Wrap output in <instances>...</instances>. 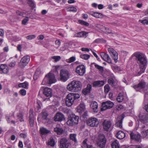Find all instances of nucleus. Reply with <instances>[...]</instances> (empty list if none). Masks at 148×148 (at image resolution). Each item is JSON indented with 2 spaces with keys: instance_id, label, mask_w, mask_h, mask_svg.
<instances>
[{
  "instance_id": "obj_36",
  "label": "nucleus",
  "mask_w": 148,
  "mask_h": 148,
  "mask_svg": "<svg viewBox=\"0 0 148 148\" xmlns=\"http://www.w3.org/2000/svg\"><path fill=\"white\" fill-rule=\"evenodd\" d=\"M28 86V84L26 82H25L23 83H20L18 85L19 87H22L25 88H27Z\"/></svg>"
},
{
  "instance_id": "obj_16",
  "label": "nucleus",
  "mask_w": 148,
  "mask_h": 148,
  "mask_svg": "<svg viewBox=\"0 0 148 148\" xmlns=\"http://www.w3.org/2000/svg\"><path fill=\"white\" fill-rule=\"evenodd\" d=\"M43 94L45 96L49 98L52 96V90L50 88H45L43 89Z\"/></svg>"
},
{
  "instance_id": "obj_34",
  "label": "nucleus",
  "mask_w": 148,
  "mask_h": 148,
  "mask_svg": "<svg viewBox=\"0 0 148 148\" xmlns=\"http://www.w3.org/2000/svg\"><path fill=\"white\" fill-rule=\"evenodd\" d=\"M40 131L41 133L42 134H45L48 133L49 131L47 130L46 128L44 127H41L40 128Z\"/></svg>"
},
{
  "instance_id": "obj_31",
  "label": "nucleus",
  "mask_w": 148,
  "mask_h": 148,
  "mask_svg": "<svg viewBox=\"0 0 148 148\" xmlns=\"http://www.w3.org/2000/svg\"><path fill=\"white\" fill-rule=\"evenodd\" d=\"M112 148H119V143L117 140H115L111 144Z\"/></svg>"
},
{
  "instance_id": "obj_55",
  "label": "nucleus",
  "mask_w": 148,
  "mask_h": 148,
  "mask_svg": "<svg viewBox=\"0 0 148 148\" xmlns=\"http://www.w3.org/2000/svg\"><path fill=\"white\" fill-rule=\"evenodd\" d=\"M36 37V36L35 35H32L28 36L26 37V38L29 40H31L33 39L34 38Z\"/></svg>"
},
{
  "instance_id": "obj_49",
  "label": "nucleus",
  "mask_w": 148,
  "mask_h": 148,
  "mask_svg": "<svg viewBox=\"0 0 148 148\" xmlns=\"http://www.w3.org/2000/svg\"><path fill=\"white\" fill-rule=\"evenodd\" d=\"M42 119L43 120H46L47 119L48 114L46 112H43L42 113Z\"/></svg>"
},
{
  "instance_id": "obj_56",
  "label": "nucleus",
  "mask_w": 148,
  "mask_h": 148,
  "mask_svg": "<svg viewBox=\"0 0 148 148\" xmlns=\"http://www.w3.org/2000/svg\"><path fill=\"white\" fill-rule=\"evenodd\" d=\"M106 29H105V32H106L108 34H114V33H112V30L110 29L109 28L106 27Z\"/></svg>"
},
{
  "instance_id": "obj_50",
  "label": "nucleus",
  "mask_w": 148,
  "mask_h": 148,
  "mask_svg": "<svg viewBox=\"0 0 148 148\" xmlns=\"http://www.w3.org/2000/svg\"><path fill=\"white\" fill-rule=\"evenodd\" d=\"M95 67L98 69L100 71L102 72L103 71V68L102 66H100L97 64H95Z\"/></svg>"
},
{
  "instance_id": "obj_64",
  "label": "nucleus",
  "mask_w": 148,
  "mask_h": 148,
  "mask_svg": "<svg viewBox=\"0 0 148 148\" xmlns=\"http://www.w3.org/2000/svg\"><path fill=\"white\" fill-rule=\"evenodd\" d=\"M117 109L118 110H120L121 109H123V107L122 105H118L116 107Z\"/></svg>"
},
{
  "instance_id": "obj_1",
  "label": "nucleus",
  "mask_w": 148,
  "mask_h": 148,
  "mask_svg": "<svg viewBox=\"0 0 148 148\" xmlns=\"http://www.w3.org/2000/svg\"><path fill=\"white\" fill-rule=\"evenodd\" d=\"M133 55L136 57L137 62L139 64L140 67H145L147 65V60L145 55L141 53L136 52Z\"/></svg>"
},
{
  "instance_id": "obj_2",
  "label": "nucleus",
  "mask_w": 148,
  "mask_h": 148,
  "mask_svg": "<svg viewBox=\"0 0 148 148\" xmlns=\"http://www.w3.org/2000/svg\"><path fill=\"white\" fill-rule=\"evenodd\" d=\"M82 84L78 81L73 80L67 86V90L72 92H78L81 90Z\"/></svg>"
},
{
  "instance_id": "obj_7",
  "label": "nucleus",
  "mask_w": 148,
  "mask_h": 148,
  "mask_svg": "<svg viewBox=\"0 0 148 148\" xmlns=\"http://www.w3.org/2000/svg\"><path fill=\"white\" fill-rule=\"evenodd\" d=\"M30 57L29 56H24L21 59L19 64V66L21 68H24L29 63Z\"/></svg>"
},
{
  "instance_id": "obj_10",
  "label": "nucleus",
  "mask_w": 148,
  "mask_h": 148,
  "mask_svg": "<svg viewBox=\"0 0 148 148\" xmlns=\"http://www.w3.org/2000/svg\"><path fill=\"white\" fill-rule=\"evenodd\" d=\"M60 77L61 80L66 81L69 78L68 72L66 70H62L60 73Z\"/></svg>"
},
{
  "instance_id": "obj_38",
  "label": "nucleus",
  "mask_w": 148,
  "mask_h": 148,
  "mask_svg": "<svg viewBox=\"0 0 148 148\" xmlns=\"http://www.w3.org/2000/svg\"><path fill=\"white\" fill-rule=\"evenodd\" d=\"M27 2L29 6L32 8L35 7V3L32 0H27Z\"/></svg>"
},
{
  "instance_id": "obj_53",
  "label": "nucleus",
  "mask_w": 148,
  "mask_h": 148,
  "mask_svg": "<svg viewBox=\"0 0 148 148\" xmlns=\"http://www.w3.org/2000/svg\"><path fill=\"white\" fill-rule=\"evenodd\" d=\"M104 91L105 93H108L110 90V88L108 84L105 85L104 86Z\"/></svg>"
},
{
  "instance_id": "obj_51",
  "label": "nucleus",
  "mask_w": 148,
  "mask_h": 148,
  "mask_svg": "<svg viewBox=\"0 0 148 148\" xmlns=\"http://www.w3.org/2000/svg\"><path fill=\"white\" fill-rule=\"evenodd\" d=\"M108 83L111 85L112 86H114V81L113 79L112 78H110L108 79Z\"/></svg>"
},
{
  "instance_id": "obj_17",
  "label": "nucleus",
  "mask_w": 148,
  "mask_h": 148,
  "mask_svg": "<svg viewBox=\"0 0 148 148\" xmlns=\"http://www.w3.org/2000/svg\"><path fill=\"white\" fill-rule=\"evenodd\" d=\"M130 136L131 139L137 142L139 141L140 139L141 136L138 134H134L132 132L130 134Z\"/></svg>"
},
{
  "instance_id": "obj_60",
  "label": "nucleus",
  "mask_w": 148,
  "mask_h": 148,
  "mask_svg": "<svg viewBox=\"0 0 148 148\" xmlns=\"http://www.w3.org/2000/svg\"><path fill=\"white\" fill-rule=\"evenodd\" d=\"M2 71L3 73H7L8 72V67L7 66H6L5 68Z\"/></svg>"
},
{
  "instance_id": "obj_3",
  "label": "nucleus",
  "mask_w": 148,
  "mask_h": 148,
  "mask_svg": "<svg viewBox=\"0 0 148 148\" xmlns=\"http://www.w3.org/2000/svg\"><path fill=\"white\" fill-rule=\"evenodd\" d=\"M56 81L54 74L49 73L46 75L42 82L43 85L51 84L55 83Z\"/></svg>"
},
{
  "instance_id": "obj_42",
  "label": "nucleus",
  "mask_w": 148,
  "mask_h": 148,
  "mask_svg": "<svg viewBox=\"0 0 148 148\" xmlns=\"http://www.w3.org/2000/svg\"><path fill=\"white\" fill-rule=\"evenodd\" d=\"M147 118L145 115L142 116L140 119L141 121L143 123H145L147 122Z\"/></svg>"
},
{
  "instance_id": "obj_24",
  "label": "nucleus",
  "mask_w": 148,
  "mask_h": 148,
  "mask_svg": "<svg viewBox=\"0 0 148 148\" xmlns=\"http://www.w3.org/2000/svg\"><path fill=\"white\" fill-rule=\"evenodd\" d=\"M123 119V118L121 116H119L115 124L116 126L120 128L122 127V124Z\"/></svg>"
},
{
  "instance_id": "obj_6",
  "label": "nucleus",
  "mask_w": 148,
  "mask_h": 148,
  "mask_svg": "<svg viewBox=\"0 0 148 148\" xmlns=\"http://www.w3.org/2000/svg\"><path fill=\"white\" fill-rule=\"evenodd\" d=\"M106 140L103 135H99V138L97 142L98 146L100 148H103L106 143Z\"/></svg>"
},
{
  "instance_id": "obj_18",
  "label": "nucleus",
  "mask_w": 148,
  "mask_h": 148,
  "mask_svg": "<svg viewBox=\"0 0 148 148\" xmlns=\"http://www.w3.org/2000/svg\"><path fill=\"white\" fill-rule=\"evenodd\" d=\"M90 107L94 112H97L98 111V104L96 101H92L90 103Z\"/></svg>"
},
{
  "instance_id": "obj_57",
  "label": "nucleus",
  "mask_w": 148,
  "mask_h": 148,
  "mask_svg": "<svg viewBox=\"0 0 148 148\" xmlns=\"http://www.w3.org/2000/svg\"><path fill=\"white\" fill-rule=\"evenodd\" d=\"M148 133V131L147 130H145V131H143L142 132V134L143 136V137H145L147 136Z\"/></svg>"
},
{
  "instance_id": "obj_8",
  "label": "nucleus",
  "mask_w": 148,
  "mask_h": 148,
  "mask_svg": "<svg viewBox=\"0 0 148 148\" xmlns=\"http://www.w3.org/2000/svg\"><path fill=\"white\" fill-rule=\"evenodd\" d=\"M60 148H68L69 144L68 140L66 138H61L59 141Z\"/></svg>"
},
{
  "instance_id": "obj_5",
  "label": "nucleus",
  "mask_w": 148,
  "mask_h": 148,
  "mask_svg": "<svg viewBox=\"0 0 148 148\" xmlns=\"http://www.w3.org/2000/svg\"><path fill=\"white\" fill-rule=\"evenodd\" d=\"M87 125L91 127H97L99 124L98 119L95 117H91L86 121Z\"/></svg>"
},
{
  "instance_id": "obj_29",
  "label": "nucleus",
  "mask_w": 148,
  "mask_h": 148,
  "mask_svg": "<svg viewBox=\"0 0 148 148\" xmlns=\"http://www.w3.org/2000/svg\"><path fill=\"white\" fill-rule=\"evenodd\" d=\"M85 106L83 104H80L77 108V111L79 113L84 111L85 110Z\"/></svg>"
},
{
  "instance_id": "obj_44",
  "label": "nucleus",
  "mask_w": 148,
  "mask_h": 148,
  "mask_svg": "<svg viewBox=\"0 0 148 148\" xmlns=\"http://www.w3.org/2000/svg\"><path fill=\"white\" fill-rule=\"evenodd\" d=\"M49 145H50L51 146L53 147L55 145V142L53 138L51 139L48 143Z\"/></svg>"
},
{
  "instance_id": "obj_59",
  "label": "nucleus",
  "mask_w": 148,
  "mask_h": 148,
  "mask_svg": "<svg viewBox=\"0 0 148 148\" xmlns=\"http://www.w3.org/2000/svg\"><path fill=\"white\" fill-rule=\"evenodd\" d=\"M21 94L23 96L25 95L26 94V91L24 89H21L20 91Z\"/></svg>"
},
{
  "instance_id": "obj_14",
  "label": "nucleus",
  "mask_w": 148,
  "mask_h": 148,
  "mask_svg": "<svg viewBox=\"0 0 148 148\" xmlns=\"http://www.w3.org/2000/svg\"><path fill=\"white\" fill-rule=\"evenodd\" d=\"M53 118L56 121H61L64 120V115L61 113L58 112L56 113Z\"/></svg>"
},
{
  "instance_id": "obj_22",
  "label": "nucleus",
  "mask_w": 148,
  "mask_h": 148,
  "mask_svg": "<svg viewBox=\"0 0 148 148\" xmlns=\"http://www.w3.org/2000/svg\"><path fill=\"white\" fill-rule=\"evenodd\" d=\"M105 82L103 81H98L94 82L93 84V86L95 87H100L105 84Z\"/></svg>"
},
{
  "instance_id": "obj_9",
  "label": "nucleus",
  "mask_w": 148,
  "mask_h": 148,
  "mask_svg": "<svg viewBox=\"0 0 148 148\" xmlns=\"http://www.w3.org/2000/svg\"><path fill=\"white\" fill-rule=\"evenodd\" d=\"M114 103L110 101H107L103 102L102 104L101 111H104L107 109L111 108L114 106Z\"/></svg>"
},
{
  "instance_id": "obj_30",
  "label": "nucleus",
  "mask_w": 148,
  "mask_h": 148,
  "mask_svg": "<svg viewBox=\"0 0 148 148\" xmlns=\"http://www.w3.org/2000/svg\"><path fill=\"white\" fill-rule=\"evenodd\" d=\"M91 87L92 86L90 84H88L87 88L83 90V93L85 95L87 94L90 92Z\"/></svg>"
},
{
  "instance_id": "obj_12",
  "label": "nucleus",
  "mask_w": 148,
  "mask_h": 148,
  "mask_svg": "<svg viewBox=\"0 0 148 148\" xmlns=\"http://www.w3.org/2000/svg\"><path fill=\"white\" fill-rule=\"evenodd\" d=\"M108 51L115 62H116L117 61L118 58L117 53L114 50L111 48H108Z\"/></svg>"
},
{
  "instance_id": "obj_43",
  "label": "nucleus",
  "mask_w": 148,
  "mask_h": 148,
  "mask_svg": "<svg viewBox=\"0 0 148 148\" xmlns=\"http://www.w3.org/2000/svg\"><path fill=\"white\" fill-rule=\"evenodd\" d=\"M51 58L54 60L55 62H57L61 59V58L60 56H52L51 57Z\"/></svg>"
},
{
  "instance_id": "obj_28",
  "label": "nucleus",
  "mask_w": 148,
  "mask_h": 148,
  "mask_svg": "<svg viewBox=\"0 0 148 148\" xmlns=\"http://www.w3.org/2000/svg\"><path fill=\"white\" fill-rule=\"evenodd\" d=\"M116 137L120 139H121L123 138L125 136V134L122 131H119L118 132L116 135Z\"/></svg>"
},
{
  "instance_id": "obj_35",
  "label": "nucleus",
  "mask_w": 148,
  "mask_h": 148,
  "mask_svg": "<svg viewBox=\"0 0 148 148\" xmlns=\"http://www.w3.org/2000/svg\"><path fill=\"white\" fill-rule=\"evenodd\" d=\"M96 27L101 31L105 32V29H106V27L99 24H96Z\"/></svg>"
},
{
  "instance_id": "obj_33",
  "label": "nucleus",
  "mask_w": 148,
  "mask_h": 148,
  "mask_svg": "<svg viewBox=\"0 0 148 148\" xmlns=\"http://www.w3.org/2000/svg\"><path fill=\"white\" fill-rule=\"evenodd\" d=\"M91 15L96 18H102L103 17L102 14L100 13L97 12H95L91 14Z\"/></svg>"
},
{
  "instance_id": "obj_63",
  "label": "nucleus",
  "mask_w": 148,
  "mask_h": 148,
  "mask_svg": "<svg viewBox=\"0 0 148 148\" xmlns=\"http://www.w3.org/2000/svg\"><path fill=\"white\" fill-rule=\"evenodd\" d=\"M7 66L5 64H1V66H0V71H2L5 68L6 66Z\"/></svg>"
},
{
  "instance_id": "obj_23",
  "label": "nucleus",
  "mask_w": 148,
  "mask_h": 148,
  "mask_svg": "<svg viewBox=\"0 0 148 148\" xmlns=\"http://www.w3.org/2000/svg\"><path fill=\"white\" fill-rule=\"evenodd\" d=\"M88 34V33L85 32H80L76 33L74 35V36L77 37H86Z\"/></svg>"
},
{
  "instance_id": "obj_15",
  "label": "nucleus",
  "mask_w": 148,
  "mask_h": 148,
  "mask_svg": "<svg viewBox=\"0 0 148 148\" xmlns=\"http://www.w3.org/2000/svg\"><path fill=\"white\" fill-rule=\"evenodd\" d=\"M112 125V122L109 120H105L103 123V128L105 130L108 131Z\"/></svg>"
},
{
  "instance_id": "obj_61",
  "label": "nucleus",
  "mask_w": 148,
  "mask_h": 148,
  "mask_svg": "<svg viewBox=\"0 0 148 148\" xmlns=\"http://www.w3.org/2000/svg\"><path fill=\"white\" fill-rule=\"evenodd\" d=\"M16 64V62L13 61L11 62L9 64V66L11 67H14Z\"/></svg>"
},
{
  "instance_id": "obj_26",
  "label": "nucleus",
  "mask_w": 148,
  "mask_h": 148,
  "mask_svg": "<svg viewBox=\"0 0 148 148\" xmlns=\"http://www.w3.org/2000/svg\"><path fill=\"white\" fill-rule=\"evenodd\" d=\"M146 86V83L144 81H141L138 84L137 86H135L134 87L136 90L137 88H144Z\"/></svg>"
},
{
  "instance_id": "obj_52",
  "label": "nucleus",
  "mask_w": 148,
  "mask_h": 148,
  "mask_svg": "<svg viewBox=\"0 0 148 148\" xmlns=\"http://www.w3.org/2000/svg\"><path fill=\"white\" fill-rule=\"evenodd\" d=\"M79 22L81 24L83 25L86 26H87L89 25L88 23L82 20H79Z\"/></svg>"
},
{
  "instance_id": "obj_46",
  "label": "nucleus",
  "mask_w": 148,
  "mask_h": 148,
  "mask_svg": "<svg viewBox=\"0 0 148 148\" xmlns=\"http://www.w3.org/2000/svg\"><path fill=\"white\" fill-rule=\"evenodd\" d=\"M16 13L17 15L23 17H25L26 15V12H21L19 11H17L16 12Z\"/></svg>"
},
{
  "instance_id": "obj_45",
  "label": "nucleus",
  "mask_w": 148,
  "mask_h": 148,
  "mask_svg": "<svg viewBox=\"0 0 148 148\" xmlns=\"http://www.w3.org/2000/svg\"><path fill=\"white\" fill-rule=\"evenodd\" d=\"M29 18L27 16H26L25 18L22 21V23L23 25H26L27 22L29 21Z\"/></svg>"
},
{
  "instance_id": "obj_37",
  "label": "nucleus",
  "mask_w": 148,
  "mask_h": 148,
  "mask_svg": "<svg viewBox=\"0 0 148 148\" xmlns=\"http://www.w3.org/2000/svg\"><path fill=\"white\" fill-rule=\"evenodd\" d=\"M66 9L67 12H76L77 11V9L76 8L73 6L69 7L67 8Z\"/></svg>"
},
{
  "instance_id": "obj_13",
  "label": "nucleus",
  "mask_w": 148,
  "mask_h": 148,
  "mask_svg": "<svg viewBox=\"0 0 148 148\" xmlns=\"http://www.w3.org/2000/svg\"><path fill=\"white\" fill-rule=\"evenodd\" d=\"M76 72L80 75H83L85 72V68L84 65H79L76 69Z\"/></svg>"
},
{
  "instance_id": "obj_19",
  "label": "nucleus",
  "mask_w": 148,
  "mask_h": 148,
  "mask_svg": "<svg viewBox=\"0 0 148 148\" xmlns=\"http://www.w3.org/2000/svg\"><path fill=\"white\" fill-rule=\"evenodd\" d=\"M100 55L102 59L105 61L109 63H111V59L108 54L104 52H101L100 53Z\"/></svg>"
},
{
  "instance_id": "obj_11",
  "label": "nucleus",
  "mask_w": 148,
  "mask_h": 148,
  "mask_svg": "<svg viewBox=\"0 0 148 148\" xmlns=\"http://www.w3.org/2000/svg\"><path fill=\"white\" fill-rule=\"evenodd\" d=\"M72 96L71 93L68 94L66 96V104L68 106H71L73 104L74 99Z\"/></svg>"
},
{
  "instance_id": "obj_48",
  "label": "nucleus",
  "mask_w": 148,
  "mask_h": 148,
  "mask_svg": "<svg viewBox=\"0 0 148 148\" xmlns=\"http://www.w3.org/2000/svg\"><path fill=\"white\" fill-rule=\"evenodd\" d=\"M72 96L73 99L75 100V99H77L79 98L80 97V95L78 93H72Z\"/></svg>"
},
{
  "instance_id": "obj_58",
  "label": "nucleus",
  "mask_w": 148,
  "mask_h": 148,
  "mask_svg": "<svg viewBox=\"0 0 148 148\" xmlns=\"http://www.w3.org/2000/svg\"><path fill=\"white\" fill-rule=\"evenodd\" d=\"M40 73V70H37L35 72L34 75V78L37 77V76H38Z\"/></svg>"
},
{
  "instance_id": "obj_39",
  "label": "nucleus",
  "mask_w": 148,
  "mask_h": 148,
  "mask_svg": "<svg viewBox=\"0 0 148 148\" xmlns=\"http://www.w3.org/2000/svg\"><path fill=\"white\" fill-rule=\"evenodd\" d=\"M144 97V103L145 104V106L144 107V108L147 112H148V105L147 103V99L146 97V95H145Z\"/></svg>"
},
{
  "instance_id": "obj_20",
  "label": "nucleus",
  "mask_w": 148,
  "mask_h": 148,
  "mask_svg": "<svg viewBox=\"0 0 148 148\" xmlns=\"http://www.w3.org/2000/svg\"><path fill=\"white\" fill-rule=\"evenodd\" d=\"M29 123L31 127H32L34 125V122L33 110L32 109L29 110Z\"/></svg>"
},
{
  "instance_id": "obj_54",
  "label": "nucleus",
  "mask_w": 148,
  "mask_h": 148,
  "mask_svg": "<svg viewBox=\"0 0 148 148\" xmlns=\"http://www.w3.org/2000/svg\"><path fill=\"white\" fill-rule=\"evenodd\" d=\"M139 22L142 23L144 25H147L148 24V21L146 19H144L143 21L141 20H139Z\"/></svg>"
},
{
  "instance_id": "obj_21",
  "label": "nucleus",
  "mask_w": 148,
  "mask_h": 148,
  "mask_svg": "<svg viewBox=\"0 0 148 148\" xmlns=\"http://www.w3.org/2000/svg\"><path fill=\"white\" fill-rule=\"evenodd\" d=\"M54 131L59 135L62 134L63 132V129L60 124L57 125L56 127L54 128Z\"/></svg>"
},
{
  "instance_id": "obj_25",
  "label": "nucleus",
  "mask_w": 148,
  "mask_h": 148,
  "mask_svg": "<svg viewBox=\"0 0 148 148\" xmlns=\"http://www.w3.org/2000/svg\"><path fill=\"white\" fill-rule=\"evenodd\" d=\"M126 97L125 94L123 93H120L118 96L116 100L119 102H121Z\"/></svg>"
},
{
  "instance_id": "obj_40",
  "label": "nucleus",
  "mask_w": 148,
  "mask_h": 148,
  "mask_svg": "<svg viewBox=\"0 0 148 148\" xmlns=\"http://www.w3.org/2000/svg\"><path fill=\"white\" fill-rule=\"evenodd\" d=\"M140 68V71H137V72L136 73V75L137 76H139L140 74H141V73H142L144 72L145 71V67H141Z\"/></svg>"
},
{
  "instance_id": "obj_32",
  "label": "nucleus",
  "mask_w": 148,
  "mask_h": 148,
  "mask_svg": "<svg viewBox=\"0 0 148 148\" xmlns=\"http://www.w3.org/2000/svg\"><path fill=\"white\" fill-rule=\"evenodd\" d=\"M77 135L75 134H71L69 135L70 139L74 141L75 142H77V140L76 138Z\"/></svg>"
},
{
  "instance_id": "obj_4",
  "label": "nucleus",
  "mask_w": 148,
  "mask_h": 148,
  "mask_svg": "<svg viewBox=\"0 0 148 148\" xmlns=\"http://www.w3.org/2000/svg\"><path fill=\"white\" fill-rule=\"evenodd\" d=\"M79 117L75 115L71 116L66 122L67 124L70 126H72L78 123Z\"/></svg>"
},
{
  "instance_id": "obj_62",
  "label": "nucleus",
  "mask_w": 148,
  "mask_h": 148,
  "mask_svg": "<svg viewBox=\"0 0 148 148\" xmlns=\"http://www.w3.org/2000/svg\"><path fill=\"white\" fill-rule=\"evenodd\" d=\"M55 44L58 47L60 45V42L59 40H56L55 41Z\"/></svg>"
},
{
  "instance_id": "obj_47",
  "label": "nucleus",
  "mask_w": 148,
  "mask_h": 148,
  "mask_svg": "<svg viewBox=\"0 0 148 148\" xmlns=\"http://www.w3.org/2000/svg\"><path fill=\"white\" fill-rule=\"evenodd\" d=\"M75 57L73 56L71 57L69 59L67 60L66 61L68 63H71L75 61Z\"/></svg>"
},
{
  "instance_id": "obj_41",
  "label": "nucleus",
  "mask_w": 148,
  "mask_h": 148,
  "mask_svg": "<svg viewBox=\"0 0 148 148\" xmlns=\"http://www.w3.org/2000/svg\"><path fill=\"white\" fill-rule=\"evenodd\" d=\"M90 57V55L88 54H82L80 55V57L81 58L85 60L88 59Z\"/></svg>"
},
{
  "instance_id": "obj_27",
  "label": "nucleus",
  "mask_w": 148,
  "mask_h": 148,
  "mask_svg": "<svg viewBox=\"0 0 148 148\" xmlns=\"http://www.w3.org/2000/svg\"><path fill=\"white\" fill-rule=\"evenodd\" d=\"M87 141V139H85L83 141L82 146V147L83 148H93V146L91 145H88Z\"/></svg>"
}]
</instances>
